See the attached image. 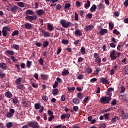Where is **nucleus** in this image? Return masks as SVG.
<instances>
[{"instance_id": "nucleus-1", "label": "nucleus", "mask_w": 128, "mask_h": 128, "mask_svg": "<svg viewBox=\"0 0 128 128\" xmlns=\"http://www.w3.org/2000/svg\"><path fill=\"white\" fill-rule=\"evenodd\" d=\"M60 24L64 28H68L69 26H72V22H68L64 20H60Z\"/></svg>"}, {"instance_id": "nucleus-2", "label": "nucleus", "mask_w": 128, "mask_h": 128, "mask_svg": "<svg viewBox=\"0 0 128 128\" xmlns=\"http://www.w3.org/2000/svg\"><path fill=\"white\" fill-rule=\"evenodd\" d=\"M110 100H112V98L110 97L106 96H102L100 100V102H102V104H110Z\"/></svg>"}, {"instance_id": "nucleus-3", "label": "nucleus", "mask_w": 128, "mask_h": 128, "mask_svg": "<svg viewBox=\"0 0 128 128\" xmlns=\"http://www.w3.org/2000/svg\"><path fill=\"white\" fill-rule=\"evenodd\" d=\"M28 126L32 128H40V125L37 122H31L28 123Z\"/></svg>"}, {"instance_id": "nucleus-4", "label": "nucleus", "mask_w": 128, "mask_h": 128, "mask_svg": "<svg viewBox=\"0 0 128 128\" xmlns=\"http://www.w3.org/2000/svg\"><path fill=\"white\" fill-rule=\"evenodd\" d=\"M26 20H28L30 22H34V20H36L38 16L36 15L34 16H27L26 17Z\"/></svg>"}, {"instance_id": "nucleus-5", "label": "nucleus", "mask_w": 128, "mask_h": 128, "mask_svg": "<svg viewBox=\"0 0 128 128\" xmlns=\"http://www.w3.org/2000/svg\"><path fill=\"white\" fill-rule=\"evenodd\" d=\"M10 112H8L6 114V116L8 118H11L14 116V114L16 112V111L14 109L10 110Z\"/></svg>"}, {"instance_id": "nucleus-6", "label": "nucleus", "mask_w": 128, "mask_h": 128, "mask_svg": "<svg viewBox=\"0 0 128 128\" xmlns=\"http://www.w3.org/2000/svg\"><path fill=\"white\" fill-rule=\"evenodd\" d=\"M10 30L8 28V27H4L3 30H2V34H3V36L6 38L8 36V32H10Z\"/></svg>"}, {"instance_id": "nucleus-7", "label": "nucleus", "mask_w": 128, "mask_h": 128, "mask_svg": "<svg viewBox=\"0 0 128 128\" xmlns=\"http://www.w3.org/2000/svg\"><path fill=\"white\" fill-rule=\"evenodd\" d=\"M110 58L112 60H116L118 58V56H116L115 50H113L112 52H111Z\"/></svg>"}, {"instance_id": "nucleus-8", "label": "nucleus", "mask_w": 128, "mask_h": 128, "mask_svg": "<svg viewBox=\"0 0 128 128\" xmlns=\"http://www.w3.org/2000/svg\"><path fill=\"white\" fill-rule=\"evenodd\" d=\"M94 26L92 25H88L85 26L84 30L86 32H88L90 30H92V29L94 28Z\"/></svg>"}, {"instance_id": "nucleus-9", "label": "nucleus", "mask_w": 128, "mask_h": 128, "mask_svg": "<svg viewBox=\"0 0 128 128\" xmlns=\"http://www.w3.org/2000/svg\"><path fill=\"white\" fill-rule=\"evenodd\" d=\"M22 104L24 108H28L30 106V101L26 100H23Z\"/></svg>"}, {"instance_id": "nucleus-10", "label": "nucleus", "mask_w": 128, "mask_h": 128, "mask_svg": "<svg viewBox=\"0 0 128 128\" xmlns=\"http://www.w3.org/2000/svg\"><path fill=\"white\" fill-rule=\"evenodd\" d=\"M120 116L122 118V120H128V116L126 114L124 110L121 112V114Z\"/></svg>"}, {"instance_id": "nucleus-11", "label": "nucleus", "mask_w": 128, "mask_h": 128, "mask_svg": "<svg viewBox=\"0 0 128 128\" xmlns=\"http://www.w3.org/2000/svg\"><path fill=\"white\" fill-rule=\"evenodd\" d=\"M70 118V114H63L61 116V120H64L65 118Z\"/></svg>"}, {"instance_id": "nucleus-12", "label": "nucleus", "mask_w": 128, "mask_h": 128, "mask_svg": "<svg viewBox=\"0 0 128 128\" xmlns=\"http://www.w3.org/2000/svg\"><path fill=\"white\" fill-rule=\"evenodd\" d=\"M26 16H34V12L32 10H28L26 12Z\"/></svg>"}, {"instance_id": "nucleus-13", "label": "nucleus", "mask_w": 128, "mask_h": 128, "mask_svg": "<svg viewBox=\"0 0 128 128\" xmlns=\"http://www.w3.org/2000/svg\"><path fill=\"white\" fill-rule=\"evenodd\" d=\"M0 68L2 70H6V68H8V66H6V64L4 62H2L0 64Z\"/></svg>"}, {"instance_id": "nucleus-14", "label": "nucleus", "mask_w": 128, "mask_h": 128, "mask_svg": "<svg viewBox=\"0 0 128 128\" xmlns=\"http://www.w3.org/2000/svg\"><path fill=\"white\" fill-rule=\"evenodd\" d=\"M75 34L77 36H82V31L78 29L75 32Z\"/></svg>"}, {"instance_id": "nucleus-15", "label": "nucleus", "mask_w": 128, "mask_h": 128, "mask_svg": "<svg viewBox=\"0 0 128 128\" xmlns=\"http://www.w3.org/2000/svg\"><path fill=\"white\" fill-rule=\"evenodd\" d=\"M108 30L102 29L101 30L100 34L101 36H104L105 34H108Z\"/></svg>"}, {"instance_id": "nucleus-16", "label": "nucleus", "mask_w": 128, "mask_h": 128, "mask_svg": "<svg viewBox=\"0 0 128 128\" xmlns=\"http://www.w3.org/2000/svg\"><path fill=\"white\" fill-rule=\"evenodd\" d=\"M18 6H14L12 8L11 12H18Z\"/></svg>"}, {"instance_id": "nucleus-17", "label": "nucleus", "mask_w": 128, "mask_h": 128, "mask_svg": "<svg viewBox=\"0 0 128 128\" xmlns=\"http://www.w3.org/2000/svg\"><path fill=\"white\" fill-rule=\"evenodd\" d=\"M37 14H38L39 16H42L44 14V11L42 10H38L37 11Z\"/></svg>"}, {"instance_id": "nucleus-18", "label": "nucleus", "mask_w": 128, "mask_h": 128, "mask_svg": "<svg viewBox=\"0 0 128 128\" xmlns=\"http://www.w3.org/2000/svg\"><path fill=\"white\" fill-rule=\"evenodd\" d=\"M100 82L103 84H108V81L106 78H101Z\"/></svg>"}, {"instance_id": "nucleus-19", "label": "nucleus", "mask_w": 128, "mask_h": 128, "mask_svg": "<svg viewBox=\"0 0 128 128\" xmlns=\"http://www.w3.org/2000/svg\"><path fill=\"white\" fill-rule=\"evenodd\" d=\"M22 78H19L16 80V84L17 86H20L22 84Z\"/></svg>"}, {"instance_id": "nucleus-20", "label": "nucleus", "mask_w": 128, "mask_h": 128, "mask_svg": "<svg viewBox=\"0 0 128 128\" xmlns=\"http://www.w3.org/2000/svg\"><path fill=\"white\" fill-rule=\"evenodd\" d=\"M48 28L50 32L54 30V25L52 24H48Z\"/></svg>"}, {"instance_id": "nucleus-21", "label": "nucleus", "mask_w": 128, "mask_h": 128, "mask_svg": "<svg viewBox=\"0 0 128 128\" xmlns=\"http://www.w3.org/2000/svg\"><path fill=\"white\" fill-rule=\"evenodd\" d=\"M5 94L6 96L8 98H12V94L10 92H6Z\"/></svg>"}, {"instance_id": "nucleus-22", "label": "nucleus", "mask_w": 128, "mask_h": 128, "mask_svg": "<svg viewBox=\"0 0 128 128\" xmlns=\"http://www.w3.org/2000/svg\"><path fill=\"white\" fill-rule=\"evenodd\" d=\"M6 73L4 72V71H2V70H0V76L2 78H6Z\"/></svg>"}, {"instance_id": "nucleus-23", "label": "nucleus", "mask_w": 128, "mask_h": 128, "mask_svg": "<svg viewBox=\"0 0 128 128\" xmlns=\"http://www.w3.org/2000/svg\"><path fill=\"white\" fill-rule=\"evenodd\" d=\"M32 28V24L30 23H28L25 24V28H26V30H30Z\"/></svg>"}, {"instance_id": "nucleus-24", "label": "nucleus", "mask_w": 128, "mask_h": 128, "mask_svg": "<svg viewBox=\"0 0 128 128\" xmlns=\"http://www.w3.org/2000/svg\"><path fill=\"white\" fill-rule=\"evenodd\" d=\"M90 10L91 12H94L96 10V4H94L90 9Z\"/></svg>"}, {"instance_id": "nucleus-25", "label": "nucleus", "mask_w": 128, "mask_h": 128, "mask_svg": "<svg viewBox=\"0 0 128 128\" xmlns=\"http://www.w3.org/2000/svg\"><path fill=\"white\" fill-rule=\"evenodd\" d=\"M67 89L68 90V92H74V90H76V88L74 87H72V88H67Z\"/></svg>"}, {"instance_id": "nucleus-26", "label": "nucleus", "mask_w": 128, "mask_h": 128, "mask_svg": "<svg viewBox=\"0 0 128 128\" xmlns=\"http://www.w3.org/2000/svg\"><path fill=\"white\" fill-rule=\"evenodd\" d=\"M72 102L74 104H80V100L76 98H75L72 100Z\"/></svg>"}, {"instance_id": "nucleus-27", "label": "nucleus", "mask_w": 128, "mask_h": 128, "mask_svg": "<svg viewBox=\"0 0 128 128\" xmlns=\"http://www.w3.org/2000/svg\"><path fill=\"white\" fill-rule=\"evenodd\" d=\"M90 6V0L87 1V3L84 5L85 8H88Z\"/></svg>"}, {"instance_id": "nucleus-28", "label": "nucleus", "mask_w": 128, "mask_h": 128, "mask_svg": "<svg viewBox=\"0 0 128 128\" xmlns=\"http://www.w3.org/2000/svg\"><path fill=\"white\" fill-rule=\"evenodd\" d=\"M52 92L54 96H58V90L54 89V90H53Z\"/></svg>"}, {"instance_id": "nucleus-29", "label": "nucleus", "mask_w": 128, "mask_h": 128, "mask_svg": "<svg viewBox=\"0 0 128 128\" xmlns=\"http://www.w3.org/2000/svg\"><path fill=\"white\" fill-rule=\"evenodd\" d=\"M12 124H14V123L10 122L6 124V126L8 128H12Z\"/></svg>"}, {"instance_id": "nucleus-30", "label": "nucleus", "mask_w": 128, "mask_h": 128, "mask_svg": "<svg viewBox=\"0 0 128 128\" xmlns=\"http://www.w3.org/2000/svg\"><path fill=\"white\" fill-rule=\"evenodd\" d=\"M68 74H70V72L68 70L63 72L62 73V75L64 76H68Z\"/></svg>"}, {"instance_id": "nucleus-31", "label": "nucleus", "mask_w": 128, "mask_h": 128, "mask_svg": "<svg viewBox=\"0 0 128 128\" xmlns=\"http://www.w3.org/2000/svg\"><path fill=\"white\" fill-rule=\"evenodd\" d=\"M18 6L20 8H24V3L23 2H19L18 3Z\"/></svg>"}, {"instance_id": "nucleus-32", "label": "nucleus", "mask_w": 128, "mask_h": 128, "mask_svg": "<svg viewBox=\"0 0 128 128\" xmlns=\"http://www.w3.org/2000/svg\"><path fill=\"white\" fill-rule=\"evenodd\" d=\"M84 76L82 74L78 75L77 76V80H84Z\"/></svg>"}, {"instance_id": "nucleus-33", "label": "nucleus", "mask_w": 128, "mask_h": 128, "mask_svg": "<svg viewBox=\"0 0 128 128\" xmlns=\"http://www.w3.org/2000/svg\"><path fill=\"white\" fill-rule=\"evenodd\" d=\"M42 107V106H40V104H35V108L36 110H40Z\"/></svg>"}, {"instance_id": "nucleus-34", "label": "nucleus", "mask_w": 128, "mask_h": 128, "mask_svg": "<svg viewBox=\"0 0 128 128\" xmlns=\"http://www.w3.org/2000/svg\"><path fill=\"white\" fill-rule=\"evenodd\" d=\"M6 52L8 53V54H10V56H14V51L7 50Z\"/></svg>"}, {"instance_id": "nucleus-35", "label": "nucleus", "mask_w": 128, "mask_h": 128, "mask_svg": "<svg viewBox=\"0 0 128 128\" xmlns=\"http://www.w3.org/2000/svg\"><path fill=\"white\" fill-rule=\"evenodd\" d=\"M12 102H13V104H16L18 102V98H13Z\"/></svg>"}, {"instance_id": "nucleus-36", "label": "nucleus", "mask_w": 128, "mask_h": 128, "mask_svg": "<svg viewBox=\"0 0 128 128\" xmlns=\"http://www.w3.org/2000/svg\"><path fill=\"white\" fill-rule=\"evenodd\" d=\"M32 62L27 61L26 66H27L28 68H30V66H32Z\"/></svg>"}, {"instance_id": "nucleus-37", "label": "nucleus", "mask_w": 128, "mask_h": 128, "mask_svg": "<svg viewBox=\"0 0 128 128\" xmlns=\"http://www.w3.org/2000/svg\"><path fill=\"white\" fill-rule=\"evenodd\" d=\"M42 98L44 100V102H48V97L46 95H44L42 96Z\"/></svg>"}, {"instance_id": "nucleus-38", "label": "nucleus", "mask_w": 128, "mask_h": 128, "mask_svg": "<svg viewBox=\"0 0 128 128\" xmlns=\"http://www.w3.org/2000/svg\"><path fill=\"white\" fill-rule=\"evenodd\" d=\"M81 52L83 56H84V54H86V48H84L82 47L81 48Z\"/></svg>"}, {"instance_id": "nucleus-39", "label": "nucleus", "mask_w": 128, "mask_h": 128, "mask_svg": "<svg viewBox=\"0 0 128 128\" xmlns=\"http://www.w3.org/2000/svg\"><path fill=\"white\" fill-rule=\"evenodd\" d=\"M98 8L100 10H102L104 8V6L102 4H100L98 6Z\"/></svg>"}, {"instance_id": "nucleus-40", "label": "nucleus", "mask_w": 128, "mask_h": 128, "mask_svg": "<svg viewBox=\"0 0 128 128\" xmlns=\"http://www.w3.org/2000/svg\"><path fill=\"white\" fill-rule=\"evenodd\" d=\"M18 36V31L15 30L13 33L12 34V36Z\"/></svg>"}, {"instance_id": "nucleus-41", "label": "nucleus", "mask_w": 128, "mask_h": 128, "mask_svg": "<svg viewBox=\"0 0 128 128\" xmlns=\"http://www.w3.org/2000/svg\"><path fill=\"white\" fill-rule=\"evenodd\" d=\"M48 46V41L45 42L43 44V48H46Z\"/></svg>"}, {"instance_id": "nucleus-42", "label": "nucleus", "mask_w": 128, "mask_h": 128, "mask_svg": "<svg viewBox=\"0 0 128 128\" xmlns=\"http://www.w3.org/2000/svg\"><path fill=\"white\" fill-rule=\"evenodd\" d=\"M82 93H78V98H79V100H82L83 98H82Z\"/></svg>"}, {"instance_id": "nucleus-43", "label": "nucleus", "mask_w": 128, "mask_h": 128, "mask_svg": "<svg viewBox=\"0 0 128 128\" xmlns=\"http://www.w3.org/2000/svg\"><path fill=\"white\" fill-rule=\"evenodd\" d=\"M86 70L88 74H90L92 72V68H87Z\"/></svg>"}, {"instance_id": "nucleus-44", "label": "nucleus", "mask_w": 128, "mask_h": 128, "mask_svg": "<svg viewBox=\"0 0 128 128\" xmlns=\"http://www.w3.org/2000/svg\"><path fill=\"white\" fill-rule=\"evenodd\" d=\"M62 44H63L66 45V44H68V40H62Z\"/></svg>"}, {"instance_id": "nucleus-45", "label": "nucleus", "mask_w": 128, "mask_h": 128, "mask_svg": "<svg viewBox=\"0 0 128 128\" xmlns=\"http://www.w3.org/2000/svg\"><path fill=\"white\" fill-rule=\"evenodd\" d=\"M106 94L107 96H110L109 98H112V94L110 92H106Z\"/></svg>"}, {"instance_id": "nucleus-46", "label": "nucleus", "mask_w": 128, "mask_h": 128, "mask_svg": "<svg viewBox=\"0 0 128 128\" xmlns=\"http://www.w3.org/2000/svg\"><path fill=\"white\" fill-rule=\"evenodd\" d=\"M44 36H46V38H48L49 36H50V34L48 32H46L44 34Z\"/></svg>"}, {"instance_id": "nucleus-47", "label": "nucleus", "mask_w": 128, "mask_h": 128, "mask_svg": "<svg viewBox=\"0 0 128 128\" xmlns=\"http://www.w3.org/2000/svg\"><path fill=\"white\" fill-rule=\"evenodd\" d=\"M58 86V82L56 81L55 82L53 86L54 88H57V86Z\"/></svg>"}, {"instance_id": "nucleus-48", "label": "nucleus", "mask_w": 128, "mask_h": 128, "mask_svg": "<svg viewBox=\"0 0 128 128\" xmlns=\"http://www.w3.org/2000/svg\"><path fill=\"white\" fill-rule=\"evenodd\" d=\"M13 48H14L16 50H20V46L18 45H14Z\"/></svg>"}, {"instance_id": "nucleus-49", "label": "nucleus", "mask_w": 128, "mask_h": 128, "mask_svg": "<svg viewBox=\"0 0 128 128\" xmlns=\"http://www.w3.org/2000/svg\"><path fill=\"white\" fill-rule=\"evenodd\" d=\"M86 18H89V20L92 18V14H88L86 16Z\"/></svg>"}, {"instance_id": "nucleus-50", "label": "nucleus", "mask_w": 128, "mask_h": 128, "mask_svg": "<svg viewBox=\"0 0 128 128\" xmlns=\"http://www.w3.org/2000/svg\"><path fill=\"white\" fill-rule=\"evenodd\" d=\"M96 62L98 64H100V62H102V60L100 58H98L96 60Z\"/></svg>"}, {"instance_id": "nucleus-51", "label": "nucleus", "mask_w": 128, "mask_h": 128, "mask_svg": "<svg viewBox=\"0 0 128 128\" xmlns=\"http://www.w3.org/2000/svg\"><path fill=\"white\" fill-rule=\"evenodd\" d=\"M110 28L111 30H113L114 28V25L112 23H110L109 24Z\"/></svg>"}, {"instance_id": "nucleus-52", "label": "nucleus", "mask_w": 128, "mask_h": 128, "mask_svg": "<svg viewBox=\"0 0 128 128\" xmlns=\"http://www.w3.org/2000/svg\"><path fill=\"white\" fill-rule=\"evenodd\" d=\"M82 4L80 3V2L77 1L76 2V6H77V8H80V5Z\"/></svg>"}, {"instance_id": "nucleus-53", "label": "nucleus", "mask_w": 128, "mask_h": 128, "mask_svg": "<svg viewBox=\"0 0 128 128\" xmlns=\"http://www.w3.org/2000/svg\"><path fill=\"white\" fill-rule=\"evenodd\" d=\"M70 6H72V5L70 4H66L65 5V9L66 10V8H70Z\"/></svg>"}, {"instance_id": "nucleus-54", "label": "nucleus", "mask_w": 128, "mask_h": 128, "mask_svg": "<svg viewBox=\"0 0 128 128\" xmlns=\"http://www.w3.org/2000/svg\"><path fill=\"white\" fill-rule=\"evenodd\" d=\"M39 62L41 66H44V59H42V58L40 59Z\"/></svg>"}, {"instance_id": "nucleus-55", "label": "nucleus", "mask_w": 128, "mask_h": 128, "mask_svg": "<svg viewBox=\"0 0 128 128\" xmlns=\"http://www.w3.org/2000/svg\"><path fill=\"white\" fill-rule=\"evenodd\" d=\"M11 59L14 62H18V60H16L14 56H12Z\"/></svg>"}, {"instance_id": "nucleus-56", "label": "nucleus", "mask_w": 128, "mask_h": 128, "mask_svg": "<svg viewBox=\"0 0 128 128\" xmlns=\"http://www.w3.org/2000/svg\"><path fill=\"white\" fill-rule=\"evenodd\" d=\"M41 78H42V79L44 80H46L48 78V77L46 76L44 74H41Z\"/></svg>"}, {"instance_id": "nucleus-57", "label": "nucleus", "mask_w": 128, "mask_h": 128, "mask_svg": "<svg viewBox=\"0 0 128 128\" xmlns=\"http://www.w3.org/2000/svg\"><path fill=\"white\" fill-rule=\"evenodd\" d=\"M56 80L58 82H59V84H62V80L60 78H57Z\"/></svg>"}, {"instance_id": "nucleus-58", "label": "nucleus", "mask_w": 128, "mask_h": 128, "mask_svg": "<svg viewBox=\"0 0 128 128\" xmlns=\"http://www.w3.org/2000/svg\"><path fill=\"white\" fill-rule=\"evenodd\" d=\"M94 58H96V59L100 58V56L98 55V54L95 53L94 54Z\"/></svg>"}, {"instance_id": "nucleus-59", "label": "nucleus", "mask_w": 128, "mask_h": 128, "mask_svg": "<svg viewBox=\"0 0 128 128\" xmlns=\"http://www.w3.org/2000/svg\"><path fill=\"white\" fill-rule=\"evenodd\" d=\"M61 100L62 102H66V96L63 95L62 96Z\"/></svg>"}, {"instance_id": "nucleus-60", "label": "nucleus", "mask_w": 128, "mask_h": 128, "mask_svg": "<svg viewBox=\"0 0 128 128\" xmlns=\"http://www.w3.org/2000/svg\"><path fill=\"white\" fill-rule=\"evenodd\" d=\"M116 100H114L113 101H112V106H116Z\"/></svg>"}, {"instance_id": "nucleus-61", "label": "nucleus", "mask_w": 128, "mask_h": 128, "mask_svg": "<svg viewBox=\"0 0 128 128\" xmlns=\"http://www.w3.org/2000/svg\"><path fill=\"white\" fill-rule=\"evenodd\" d=\"M7 8V10L8 12H12V5H9Z\"/></svg>"}, {"instance_id": "nucleus-62", "label": "nucleus", "mask_w": 128, "mask_h": 128, "mask_svg": "<svg viewBox=\"0 0 128 128\" xmlns=\"http://www.w3.org/2000/svg\"><path fill=\"white\" fill-rule=\"evenodd\" d=\"M75 20H78V14L77 12H76L75 14Z\"/></svg>"}, {"instance_id": "nucleus-63", "label": "nucleus", "mask_w": 128, "mask_h": 128, "mask_svg": "<svg viewBox=\"0 0 128 128\" xmlns=\"http://www.w3.org/2000/svg\"><path fill=\"white\" fill-rule=\"evenodd\" d=\"M114 34H116V36H120V32L116 30H114Z\"/></svg>"}, {"instance_id": "nucleus-64", "label": "nucleus", "mask_w": 128, "mask_h": 128, "mask_svg": "<svg viewBox=\"0 0 128 128\" xmlns=\"http://www.w3.org/2000/svg\"><path fill=\"white\" fill-rule=\"evenodd\" d=\"M104 116L105 118H106V120H108V118H110V114H104Z\"/></svg>"}]
</instances>
